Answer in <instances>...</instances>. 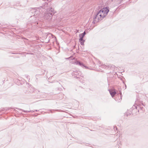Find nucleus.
Here are the masks:
<instances>
[{"instance_id":"f257e3e1","label":"nucleus","mask_w":148,"mask_h":148,"mask_svg":"<svg viewBox=\"0 0 148 148\" xmlns=\"http://www.w3.org/2000/svg\"><path fill=\"white\" fill-rule=\"evenodd\" d=\"M109 11L108 8H103L100 10L93 18V23H95L99 21L102 20L107 14Z\"/></svg>"},{"instance_id":"f03ea898","label":"nucleus","mask_w":148,"mask_h":148,"mask_svg":"<svg viewBox=\"0 0 148 148\" xmlns=\"http://www.w3.org/2000/svg\"><path fill=\"white\" fill-rule=\"evenodd\" d=\"M53 10V9L51 8H49L47 10L44 15L45 19L48 21L51 20L53 14L51 12H53V13H54Z\"/></svg>"},{"instance_id":"7ed1b4c3","label":"nucleus","mask_w":148,"mask_h":148,"mask_svg":"<svg viewBox=\"0 0 148 148\" xmlns=\"http://www.w3.org/2000/svg\"><path fill=\"white\" fill-rule=\"evenodd\" d=\"M75 64L76 65H79L81 66L82 67H84L85 69H88V67L87 66H85L81 62H80L78 61H77L75 62Z\"/></svg>"},{"instance_id":"20e7f679","label":"nucleus","mask_w":148,"mask_h":148,"mask_svg":"<svg viewBox=\"0 0 148 148\" xmlns=\"http://www.w3.org/2000/svg\"><path fill=\"white\" fill-rule=\"evenodd\" d=\"M109 92L111 95L113 97L116 94V90H110Z\"/></svg>"},{"instance_id":"39448f33","label":"nucleus","mask_w":148,"mask_h":148,"mask_svg":"<svg viewBox=\"0 0 148 148\" xmlns=\"http://www.w3.org/2000/svg\"><path fill=\"white\" fill-rule=\"evenodd\" d=\"M121 99H122V98H121V97L120 99H118L117 98H116L115 99V100H116V101H117L118 102H120L121 100Z\"/></svg>"},{"instance_id":"423d86ee","label":"nucleus","mask_w":148,"mask_h":148,"mask_svg":"<svg viewBox=\"0 0 148 148\" xmlns=\"http://www.w3.org/2000/svg\"><path fill=\"white\" fill-rule=\"evenodd\" d=\"M84 41H85V40L80 41V44L82 45H83Z\"/></svg>"},{"instance_id":"0eeeda50","label":"nucleus","mask_w":148,"mask_h":148,"mask_svg":"<svg viewBox=\"0 0 148 148\" xmlns=\"http://www.w3.org/2000/svg\"><path fill=\"white\" fill-rule=\"evenodd\" d=\"M47 36H51L52 38H53V37H55V36H54L52 34H49L48 35H47Z\"/></svg>"},{"instance_id":"6e6552de","label":"nucleus","mask_w":148,"mask_h":148,"mask_svg":"<svg viewBox=\"0 0 148 148\" xmlns=\"http://www.w3.org/2000/svg\"><path fill=\"white\" fill-rule=\"evenodd\" d=\"M84 36L82 34H80L79 35V36L80 38H83Z\"/></svg>"},{"instance_id":"1a4fd4ad","label":"nucleus","mask_w":148,"mask_h":148,"mask_svg":"<svg viewBox=\"0 0 148 148\" xmlns=\"http://www.w3.org/2000/svg\"><path fill=\"white\" fill-rule=\"evenodd\" d=\"M84 40L83 39V38H80V39H79V41H82Z\"/></svg>"},{"instance_id":"9d476101","label":"nucleus","mask_w":148,"mask_h":148,"mask_svg":"<svg viewBox=\"0 0 148 148\" xmlns=\"http://www.w3.org/2000/svg\"><path fill=\"white\" fill-rule=\"evenodd\" d=\"M134 107L136 109H137L138 108V106H136V105H134Z\"/></svg>"},{"instance_id":"9b49d317","label":"nucleus","mask_w":148,"mask_h":148,"mask_svg":"<svg viewBox=\"0 0 148 148\" xmlns=\"http://www.w3.org/2000/svg\"><path fill=\"white\" fill-rule=\"evenodd\" d=\"M83 35H84V36H85V35L86 34V32H84L82 34Z\"/></svg>"},{"instance_id":"f8f14e48","label":"nucleus","mask_w":148,"mask_h":148,"mask_svg":"<svg viewBox=\"0 0 148 148\" xmlns=\"http://www.w3.org/2000/svg\"><path fill=\"white\" fill-rule=\"evenodd\" d=\"M42 8V7H40L39 8H38L37 9V11H38L39 9H41Z\"/></svg>"},{"instance_id":"ddd939ff","label":"nucleus","mask_w":148,"mask_h":148,"mask_svg":"<svg viewBox=\"0 0 148 148\" xmlns=\"http://www.w3.org/2000/svg\"><path fill=\"white\" fill-rule=\"evenodd\" d=\"M24 112H29V111H24Z\"/></svg>"},{"instance_id":"4468645a","label":"nucleus","mask_w":148,"mask_h":148,"mask_svg":"<svg viewBox=\"0 0 148 148\" xmlns=\"http://www.w3.org/2000/svg\"><path fill=\"white\" fill-rule=\"evenodd\" d=\"M140 108H141L142 110H143V107H140Z\"/></svg>"},{"instance_id":"2eb2a0df","label":"nucleus","mask_w":148,"mask_h":148,"mask_svg":"<svg viewBox=\"0 0 148 148\" xmlns=\"http://www.w3.org/2000/svg\"><path fill=\"white\" fill-rule=\"evenodd\" d=\"M119 92H120V94H121V91H119Z\"/></svg>"},{"instance_id":"dca6fc26","label":"nucleus","mask_w":148,"mask_h":148,"mask_svg":"<svg viewBox=\"0 0 148 148\" xmlns=\"http://www.w3.org/2000/svg\"><path fill=\"white\" fill-rule=\"evenodd\" d=\"M77 78H80V77H77Z\"/></svg>"}]
</instances>
